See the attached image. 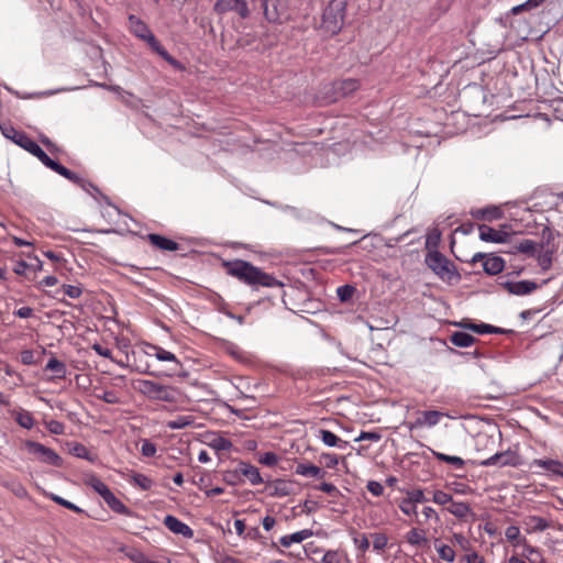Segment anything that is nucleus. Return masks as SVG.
<instances>
[{"label":"nucleus","mask_w":563,"mask_h":563,"mask_svg":"<svg viewBox=\"0 0 563 563\" xmlns=\"http://www.w3.org/2000/svg\"><path fill=\"white\" fill-rule=\"evenodd\" d=\"M2 134L13 141L15 144L37 157L42 164H44L46 167L51 168L52 170L56 172L60 176L67 178L70 181L78 183L80 178L66 168L65 166L60 165L59 163L52 159L42 148L41 146L35 143L32 139H30L24 132L15 130L11 125H0Z\"/></svg>","instance_id":"f257e3e1"},{"label":"nucleus","mask_w":563,"mask_h":563,"mask_svg":"<svg viewBox=\"0 0 563 563\" xmlns=\"http://www.w3.org/2000/svg\"><path fill=\"white\" fill-rule=\"evenodd\" d=\"M225 266L231 276H234L249 285H261L265 287L283 286V283L277 280L275 277L262 272L249 262L239 260L229 262Z\"/></svg>","instance_id":"f03ea898"},{"label":"nucleus","mask_w":563,"mask_h":563,"mask_svg":"<svg viewBox=\"0 0 563 563\" xmlns=\"http://www.w3.org/2000/svg\"><path fill=\"white\" fill-rule=\"evenodd\" d=\"M136 390L152 400L167 402L175 401L177 396L176 388L148 379L137 380Z\"/></svg>","instance_id":"7ed1b4c3"},{"label":"nucleus","mask_w":563,"mask_h":563,"mask_svg":"<svg viewBox=\"0 0 563 563\" xmlns=\"http://www.w3.org/2000/svg\"><path fill=\"white\" fill-rule=\"evenodd\" d=\"M346 0H330L322 12V23L325 29L332 33H336L343 23Z\"/></svg>","instance_id":"20e7f679"},{"label":"nucleus","mask_w":563,"mask_h":563,"mask_svg":"<svg viewBox=\"0 0 563 563\" xmlns=\"http://www.w3.org/2000/svg\"><path fill=\"white\" fill-rule=\"evenodd\" d=\"M424 261L427 266L442 280H451L457 276L453 263L439 251H430Z\"/></svg>","instance_id":"39448f33"},{"label":"nucleus","mask_w":563,"mask_h":563,"mask_svg":"<svg viewBox=\"0 0 563 563\" xmlns=\"http://www.w3.org/2000/svg\"><path fill=\"white\" fill-rule=\"evenodd\" d=\"M521 464L520 455L515 450L497 452L481 462L482 466H518Z\"/></svg>","instance_id":"423d86ee"},{"label":"nucleus","mask_w":563,"mask_h":563,"mask_svg":"<svg viewBox=\"0 0 563 563\" xmlns=\"http://www.w3.org/2000/svg\"><path fill=\"white\" fill-rule=\"evenodd\" d=\"M148 356H154L161 362H168L172 364L168 372L164 373L165 376H173L177 373L178 368L181 367V363L178 361L176 355L161 346L147 344V351L145 352Z\"/></svg>","instance_id":"0eeeda50"},{"label":"nucleus","mask_w":563,"mask_h":563,"mask_svg":"<svg viewBox=\"0 0 563 563\" xmlns=\"http://www.w3.org/2000/svg\"><path fill=\"white\" fill-rule=\"evenodd\" d=\"M472 263L483 262V269L488 275H497L503 272L505 261L499 256L476 253L472 257Z\"/></svg>","instance_id":"6e6552de"},{"label":"nucleus","mask_w":563,"mask_h":563,"mask_svg":"<svg viewBox=\"0 0 563 563\" xmlns=\"http://www.w3.org/2000/svg\"><path fill=\"white\" fill-rule=\"evenodd\" d=\"M128 20L129 29L136 37L146 42L147 45L156 44V37L144 21L133 14H131Z\"/></svg>","instance_id":"1a4fd4ad"},{"label":"nucleus","mask_w":563,"mask_h":563,"mask_svg":"<svg viewBox=\"0 0 563 563\" xmlns=\"http://www.w3.org/2000/svg\"><path fill=\"white\" fill-rule=\"evenodd\" d=\"M26 446L30 453L40 456L43 462L55 466L60 464V457L49 448L33 441H27Z\"/></svg>","instance_id":"9d476101"},{"label":"nucleus","mask_w":563,"mask_h":563,"mask_svg":"<svg viewBox=\"0 0 563 563\" xmlns=\"http://www.w3.org/2000/svg\"><path fill=\"white\" fill-rule=\"evenodd\" d=\"M479 239L485 242L506 243L509 234L504 230H496L486 224L478 225Z\"/></svg>","instance_id":"9b49d317"},{"label":"nucleus","mask_w":563,"mask_h":563,"mask_svg":"<svg viewBox=\"0 0 563 563\" xmlns=\"http://www.w3.org/2000/svg\"><path fill=\"white\" fill-rule=\"evenodd\" d=\"M503 286L509 294L517 296L528 295L537 289V284L530 280L506 282Z\"/></svg>","instance_id":"f8f14e48"},{"label":"nucleus","mask_w":563,"mask_h":563,"mask_svg":"<svg viewBox=\"0 0 563 563\" xmlns=\"http://www.w3.org/2000/svg\"><path fill=\"white\" fill-rule=\"evenodd\" d=\"M164 525L175 534H180L185 538H192L194 536V531L188 525L172 515L164 518Z\"/></svg>","instance_id":"ddd939ff"},{"label":"nucleus","mask_w":563,"mask_h":563,"mask_svg":"<svg viewBox=\"0 0 563 563\" xmlns=\"http://www.w3.org/2000/svg\"><path fill=\"white\" fill-rule=\"evenodd\" d=\"M214 9L217 11L233 10L238 12L242 18H246L249 15L247 3L244 0L218 1L214 4Z\"/></svg>","instance_id":"4468645a"},{"label":"nucleus","mask_w":563,"mask_h":563,"mask_svg":"<svg viewBox=\"0 0 563 563\" xmlns=\"http://www.w3.org/2000/svg\"><path fill=\"white\" fill-rule=\"evenodd\" d=\"M236 472L247 478L252 485H258L263 483V478L258 472V468L252 464L241 462L238 465Z\"/></svg>","instance_id":"2eb2a0df"},{"label":"nucleus","mask_w":563,"mask_h":563,"mask_svg":"<svg viewBox=\"0 0 563 563\" xmlns=\"http://www.w3.org/2000/svg\"><path fill=\"white\" fill-rule=\"evenodd\" d=\"M523 526L527 533L541 532L550 527V522L538 516H528L523 519Z\"/></svg>","instance_id":"dca6fc26"},{"label":"nucleus","mask_w":563,"mask_h":563,"mask_svg":"<svg viewBox=\"0 0 563 563\" xmlns=\"http://www.w3.org/2000/svg\"><path fill=\"white\" fill-rule=\"evenodd\" d=\"M441 417H443V413L437 410L422 411L417 418L415 426L431 428L439 423Z\"/></svg>","instance_id":"f3484780"},{"label":"nucleus","mask_w":563,"mask_h":563,"mask_svg":"<svg viewBox=\"0 0 563 563\" xmlns=\"http://www.w3.org/2000/svg\"><path fill=\"white\" fill-rule=\"evenodd\" d=\"M474 219L493 221L503 217V211L498 207H487L471 211Z\"/></svg>","instance_id":"a211bd4d"},{"label":"nucleus","mask_w":563,"mask_h":563,"mask_svg":"<svg viewBox=\"0 0 563 563\" xmlns=\"http://www.w3.org/2000/svg\"><path fill=\"white\" fill-rule=\"evenodd\" d=\"M318 438L327 445V446H330V448H333V446H336L339 449H342L344 450L346 446H347V442L340 439L338 435H335L333 432L329 431V430H325V429H320L318 431Z\"/></svg>","instance_id":"6ab92c4d"},{"label":"nucleus","mask_w":563,"mask_h":563,"mask_svg":"<svg viewBox=\"0 0 563 563\" xmlns=\"http://www.w3.org/2000/svg\"><path fill=\"white\" fill-rule=\"evenodd\" d=\"M148 240L153 246L162 251H177L179 249L177 242L159 234H148Z\"/></svg>","instance_id":"aec40b11"},{"label":"nucleus","mask_w":563,"mask_h":563,"mask_svg":"<svg viewBox=\"0 0 563 563\" xmlns=\"http://www.w3.org/2000/svg\"><path fill=\"white\" fill-rule=\"evenodd\" d=\"M271 495L274 497H286L292 494L294 484L288 481L277 479L271 485Z\"/></svg>","instance_id":"412c9836"},{"label":"nucleus","mask_w":563,"mask_h":563,"mask_svg":"<svg viewBox=\"0 0 563 563\" xmlns=\"http://www.w3.org/2000/svg\"><path fill=\"white\" fill-rule=\"evenodd\" d=\"M533 465L542 467V468L551 472L552 474H555V475H559V476L563 477V464L560 461H558V460L537 459V460L533 461Z\"/></svg>","instance_id":"4be33fe9"},{"label":"nucleus","mask_w":563,"mask_h":563,"mask_svg":"<svg viewBox=\"0 0 563 563\" xmlns=\"http://www.w3.org/2000/svg\"><path fill=\"white\" fill-rule=\"evenodd\" d=\"M311 536H312V531L309 529H305V530L297 531L295 533L282 537L279 542L283 547L289 548L292 543H300L303 540L310 538Z\"/></svg>","instance_id":"5701e85b"},{"label":"nucleus","mask_w":563,"mask_h":563,"mask_svg":"<svg viewBox=\"0 0 563 563\" xmlns=\"http://www.w3.org/2000/svg\"><path fill=\"white\" fill-rule=\"evenodd\" d=\"M296 474L306 477L323 478L325 472L313 464L299 463L296 466Z\"/></svg>","instance_id":"b1692460"},{"label":"nucleus","mask_w":563,"mask_h":563,"mask_svg":"<svg viewBox=\"0 0 563 563\" xmlns=\"http://www.w3.org/2000/svg\"><path fill=\"white\" fill-rule=\"evenodd\" d=\"M334 89L338 96L345 97L358 89V81L356 79H345L335 82Z\"/></svg>","instance_id":"393cba45"},{"label":"nucleus","mask_w":563,"mask_h":563,"mask_svg":"<svg viewBox=\"0 0 563 563\" xmlns=\"http://www.w3.org/2000/svg\"><path fill=\"white\" fill-rule=\"evenodd\" d=\"M103 500L113 511L125 516L131 515L129 508L120 499H118L112 492L104 496Z\"/></svg>","instance_id":"a878e982"},{"label":"nucleus","mask_w":563,"mask_h":563,"mask_svg":"<svg viewBox=\"0 0 563 563\" xmlns=\"http://www.w3.org/2000/svg\"><path fill=\"white\" fill-rule=\"evenodd\" d=\"M450 341L455 346L467 347L475 342V338L466 332H454L450 336Z\"/></svg>","instance_id":"bb28decb"},{"label":"nucleus","mask_w":563,"mask_h":563,"mask_svg":"<svg viewBox=\"0 0 563 563\" xmlns=\"http://www.w3.org/2000/svg\"><path fill=\"white\" fill-rule=\"evenodd\" d=\"M406 540L409 544L415 547H421L428 542L426 532L416 528L407 532Z\"/></svg>","instance_id":"cd10ccee"},{"label":"nucleus","mask_w":563,"mask_h":563,"mask_svg":"<svg viewBox=\"0 0 563 563\" xmlns=\"http://www.w3.org/2000/svg\"><path fill=\"white\" fill-rule=\"evenodd\" d=\"M86 484L90 486L96 493H98L102 498H104V496L109 495L111 492L109 487L95 475L88 476Z\"/></svg>","instance_id":"c85d7f7f"},{"label":"nucleus","mask_w":563,"mask_h":563,"mask_svg":"<svg viewBox=\"0 0 563 563\" xmlns=\"http://www.w3.org/2000/svg\"><path fill=\"white\" fill-rule=\"evenodd\" d=\"M523 553L522 555L531 563H542L541 552L528 544L526 539H522Z\"/></svg>","instance_id":"c756f323"},{"label":"nucleus","mask_w":563,"mask_h":563,"mask_svg":"<svg viewBox=\"0 0 563 563\" xmlns=\"http://www.w3.org/2000/svg\"><path fill=\"white\" fill-rule=\"evenodd\" d=\"M195 418L192 416H178L173 420L167 421L166 426L170 430H179L192 426Z\"/></svg>","instance_id":"7c9ffc66"},{"label":"nucleus","mask_w":563,"mask_h":563,"mask_svg":"<svg viewBox=\"0 0 563 563\" xmlns=\"http://www.w3.org/2000/svg\"><path fill=\"white\" fill-rule=\"evenodd\" d=\"M46 369L54 372L55 377H57V378H64L66 376V372H67L66 365L55 357H52L48 360V362L46 364Z\"/></svg>","instance_id":"2f4dec72"},{"label":"nucleus","mask_w":563,"mask_h":563,"mask_svg":"<svg viewBox=\"0 0 563 563\" xmlns=\"http://www.w3.org/2000/svg\"><path fill=\"white\" fill-rule=\"evenodd\" d=\"M449 512L457 518L466 517L471 508L466 503L463 501H451L450 507L448 508Z\"/></svg>","instance_id":"473e14b6"},{"label":"nucleus","mask_w":563,"mask_h":563,"mask_svg":"<svg viewBox=\"0 0 563 563\" xmlns=\"http://www.w3.org/2000/svg\"><path fill=\"white\" fill-rule=\"evenodd\" d=\"M466 329H470L476 333L485 334V333H501L503 330L499 328H495L490 324L481 323V324H474V323H467L464 325Z\"/></svg>","instance_id":"72a5a7b5"},{"label":"nucleus","mask_w":563,"mask_h":563,"mask_svg":"<svg viewBox=\"0 0 563 563\" xmlns=\"http://www.w3.org/2000/svg\"><path fill=\"white\" fill-rule=\"evenodd\" d=\"M15 421L24 429H32L34 427V418L31 412L21 410L16 413Z\"/></svg>","instance_id":"f704fd0d"},{"label":"nucleus","mask_w":563,"mask_h":563,"mask_svg":"<svg viewBox=\"0 0 563 563\" xmlns=\"http://www.w3.org/2000/svg\"><path fill=\"white\" fill-rule=\"evenodd\" d=\"M131 483L139 486L143 490H148L153 486V481L141 473H134L131 477Z\"/></svg>","instance_id":"c9c22d12"},{"label":"nucleus","mask_w":563,"mask_h":563,"mask_svg":"<svg viewBox=\"0 0 563 563\" xmlns=\"http://www.w3.org/2000/svg\"><path fill=\"white\" fill-rule=\"evenodd\" d=\"M505 537L508 541L512 542L514 545H522V539L520 537V530L517 526H509L505 530Z\"/></svg>","instance_id":"e433bc0d"},{"label":"nucleus","mask_w":563,"mask_h":563,"mask_svg":"<svg viewBox=\"0 0 563 563\" xmlns=\"http://www.w3.org/2000/svg\"><path fill=\"white\" fill-rule=\"evenodd\" d=\"M433 455L439 461L452 464L457 468H461L464 465V461L460 456L448 455V454L440 453V452H433Z\"/></svg>","instance_id":"4c0bfd02"},{"label":"nucleus","mask_w":563,"mask_h":563,"mask_svg":"<svg viewBox=\"0 0 563 563\" xmlns=\"http://www.w3.org/2000/svg\"><path fill=\"white\" fill-rule=\"evenodd\" d=\"M148 46L157 53L161 57L167 60L172 66L177 67V62L168 54V52L156 40V44H148Z\"/></svg>","instance_id":"58836bf2"},{"label":"nucleus","mask_w":563,"mask_h":563,"mask_svg":"<svg viewBox=\"0 0 563 563\" xmlns=\"http://www.w3.org/2000/svg\"><path fill=\"white\" fill-rule=\"evenodd\" d=\"M437 551L439 556L444 561L453 562L455 559V552L450 545L441 544L437 548Z\"/></svg>","instance_id":"ea45409f"},{"label":"nucleus","mask_w":563,"mask_h":563,"mask_svg":"<svg viewBox=\"0 0 563 563\" xmlns=\"http://www.w3.org/2000/svg\"><path fill=\"white\" fill-rule=\"evenodd\" d=\"M70 453L80 459L92 460L89 450L80 443H74Z\"/></svg>","instance_id":"a19ab883"},{"label":"nucleus","mask_w":563,"mask_h":563,"mask_svg":"<svg viewBox=\"0 0 563 563\" xmlns=\"http://www.w3.org/2000/svg\"><path fill=\"white\" fill-rule=\"evenodd\" d=\"M552 255H553V253L550 250H547L539 254L538 262L543 271H548L551 267Z\"/></svg>","instance_id":"79ce46f5"},{"label":"nucleus","mask_w":563,"mask_h":563,"mask_svg":"<svg viewBox=\"0 0 563 563\" xmlns=\"http://www.w3.org/2000/svg\"><path fill=\"white\" fill-rule=\"evenodd\" d=\"M263 7L264 14L269 22H275L278 20V14L276 12L269 11V7H273L274 9L276 8V0H265L263 2Z\"/></svg>","instance_id":"37998d69"},{"label":"nucleus","mask_w":563,"mask_h":563,"mask_svg":"<svg viewBox=\"0 0 563 563\" xmlns=\"http://www.w3.org/2000/svg\"><path fill=\"white\" fill-rule=\"evenodd\" d=\"M156 445L147 439L142 440L141 453L146 457H152L156 454Z\"/></svg>","instance_id":"c03bdc74"},{"label":"nucleus","mask_w":563,"mask_h":563,"mask_svg":"<svg viewBox=\"0 0 563 563\" xmlns=\"http://www.w3.org/2000/svg\"><path fill=\"white\" fill-rule=\"evenodd\" d=\"M399 508L405 515H417V505L407 497L401 500Z\"/></svg>","instance_id":"a18cd8bd"},{"label":"nucleus","mask_w":563,"mask_h":563,"mask_svg":"<svg viewBox=\"0 0 563 563\" xmlns=\"http://www.w3.org/2000/svg\"><path fill=\"white\" fill-rule=\"evenodd\" d=\"M432 500L438 505H446L452 501V496L443 490H435Z\"/></svg>","instance_id":"49530a36"},{"label":"nucleus","mask_w":563,"mask_h":563,"mask_svg":"<svg viewBox=\"0 0 563 563\" xmlns=\"http://www.w3.org/2000/svg\"><path fill=\"white\" fill-rule=\"evenodd\" d=\"M407 498L410 499L413 504L426 503L428 499L424 496L423 490L415 489L407 493Z\"/></svg>","instance_id":"de8ad7c7"},{"label":"nucleus","mask_w":563,"mask_h":563,"mask_svg":"<svg viewBox=\"0 0 563 563\" xmlns=\"http://www.w3.org/2000/svg\"><path fill=\"white\" fill-rule=\"evenodd\" d=\"M47 430L53 434H63L65 431L64 423L57 420H51L46 423Z\"/></svg>","instance_id":"09e8293b"},{"label":"nucleus","mask_w":563,"mask_h":563,"mask_svg":"<svg viewBox=\"0 0 563 563\" xmlns=\"http://www.w3.org/2000/svg\"><path fill=\"white\" fill-rule=\"evenodd\" d=\"M518 251L525 254L532 255L536 251V243L531 240H525L518 245Z\"/></svg>","instance_id":"8fccbe9b"},{"label":"nucleus","mask_w":563,"mask_h":563,"mask_svg":"<svg viewBox=\"0 0 563 563\" xmlns=\"http://www.w3.org/2000/svg\"><path fill=\"white\" fill-rule=\"evenodd\" d=\"M336 292H338L339 298L342 301H346L352 297V295L354 292V287H352L350 285L341 286L338 288Z\"/></svg>","instance_id":"3c124183"},{"label":"nucleus","mask_w":563,"mask_h":563,"mask_svg":"<svg viewBox=\"0 0 563 563\" xmlns=\"http://www.w3.org/2000/svg\"><path fill=\"white\" fill-rule=\"evenodd\" d=\"M52 499L55 503H57L58 505L64 506L67 509H70V510H73L75 512H81V509L79 507H77L75 504H73V503H70V501H68V500H66V499H64V498H62L59 496L53 495Z\"/></svg>","instance_id":"603ef678"},{"label":"nucleus","mask_w":563,"mask_h":563,"mask_svg":"<svg viewBox=\"0 0 563 563\" xmlns=\"http://www.w3.org/2000/svg\"><path fill=\"white\" fill-rule=\"evenodd\" d=\"M278 456L274 452H266L260 457V462L267 466H273L277 463Z\"/></svg>","instance_id":"864d4df0"},{"label":"nucleus","mask_w":563,"mask_h":563,"mask_svg":"<svg viewBox=\"0 0 563 563\" xmlns=\"http://www.w3.org/2000/svg\"><path fill=\"white\" fill-rule=\"evenodd\" d=\"M63 291L66 296H68L69 298H73V299H76L81 295V289L79 287L73 286V285H64Z\"/></svg>","instance_id":"5fc2aeb1"},{"label":"nucleus","mask_w":563,"mask_h":563,"mask_svg":"<svg viewBox=\"0 0 563 563\" xmlns=\"http://www.w3.org/2000/svg\"><path fill=\"white\" fill-rule=\"evenodd\" d=\"M316 489H319L332 496H338L340 493L339 489L331 483H322L319 486H316Z\"/></svg>","instance_id":"6e6d98bb"},{"label":"nucleus","mask_w":563,"mask_h":563,"mask_svg":"<svg viewBox=\"0 0 563 563\" xmlns=\"http://www.w3.org/2000/svg\"><path fill=\"white\" fill-rule=\"evenodd\" d=\"M545 0H527L525 3L517 5L512 9L515 13L521 11L522 9H531L537 8L541 3H543Z\"/></svg>","instance_id":"4d7b16f0"},{"label":"nucleus","mask_w":563,"mask_h":563,"mask_svg":"<svg viewBox=\"0 0 563 563\" xmlns=\"http://www.w3.org/2000/svg\"><path fill=\"white\" fill-rule=\"evenodd\" d=\"M212 446L217 450H229L231 442L222 437H218L212 441Z\"/></svg>","instance_id":"13d9d810"},{"label":"nucleus","mask_w":563,"mask_h":563,"mask_svg":"<svg viewBox=\"0 0 563 563\" xmlns=\"http://www.w3.org/2000/svg\"><path fill=\"white\" fill-rule=\"evenodd\" d=\"M453 541L455 544L460 545V548L464 551H467L470 549V541L461 533H454Z\"/></svg>","instance_id":"bf43d9fd"},{"label":"nucleus","mask_w":563,"mask_h":563,"mask_svg":"<svg viewBox=\"0 0 563 563\" xmlns=\"http://www.w3.org/2000/svg\"><path fill=\"white\" fill-rule=\"evenodd\" d=\"M367 489L371 492L374 496H380L384 493V487L380 483L371 481L367 483Z\"/></svg>","instance_id":"052dcab7"},{"label":"nucleus","mask_w":563,"mask_h":563,"mask_svg":"<svg viewBox=\"0 0 563 563\" xmlns=\"http://www.w3.org/2000/svg\"><path fill=\"white\" fill-rule=\"evenodd\" d=\"M321 457L324 460L325 466L329 468L335 467L339 463V459L335 454L323 453Z\"/></svg>","instance_id":"680f3d73"},{"label":"nucleus","mask_w":563,"mask_h":563,"mask_svg":"<svg viewBox=\"0 0 563 563\" xmlns=\"http://www.w3.org/2000/svg\"><path fill=\"white\" fill-rule=\"evenodd\" d=\"M362 440H369V441H379L380 440V434L377 433V432H361V434L358 435V438L355 439V441H362Z\"/></svg>","instance_id":"e2e57ef3"},{"label":"nucleus","mask_w":563,"mask_h":563,"mask_svg":"<svg viewBox=\"0 0 563 563\" xmlns=\"http://www.w3.org/2000/svg\"><path fill=\"white\" fill-rule=\"evenodd\" d=\"M387 544V538L383 534H375L374 536V541H373V547L375 550H382L386 547Z\"/></svg>","instance_id":"0e129e2a"},{"label":"nucleus","mask_w":563,"mask_h":563,"mask_svg":"<svg viewBox=\"0 0 563 563\" xmlns=\"http://www.w3.org/2000/svg\"><path fill=\"white\" fill-rule=\"evenodd\" d=\"M92 349L96 351V353L100 356H103V357H107V358H112V352L110 349L108 347H104L100 344H95L92 346Z\"/></svg>","instance_id":"69168bd1"},{"label":"nucleus","mask_w":563,"mask_h":563,"mask_svg":"<svg viewBox=\"0 0 563 563\" xmlns=\"http://www.w3.org/2000/svg\"><path fill=\"white\" fill-rule=\"evenodd\" d=\"M354 542L357 545V548L363 552H365L369 548V541L367 537L364 534L361 536L360 538H355Z\"/></svg>","instance_id":"338daca9"},{"label":"nucleus","mask_w":563,"mask_h":563,"mask_svg":"<svg viewBox=\"0 0 563 563\" xmlns=\"http://www.w3.org/2000/svg\"><path fill=\"white\" fill-rule=\"evenodd\" d=\"M21 362L25 365L34 363V354L31 350H24L21 352Z\"/></svg>","instance_id":"774afa93"}]
</instances>
